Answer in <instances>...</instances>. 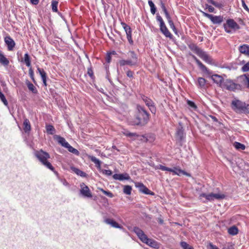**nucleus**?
<instances>
[{
  "mask_svg": "<svg viewBox=\"0 0 249 249\" xmlns=\"http://www.w3.org/2000/svg\"><path fill=\"white\" fill-rule=\"evenodd\" d=\"M34 155L43 165L52 171L54 170V168L51 163L48 161V160L50 158V156L47 152L40 150L36 151L34 152Z\"/></svg>",
  "mask_w": 249,
  "mask_h": 249,
  "instance_id": "nucleus-1",
  "label": "nucleus"
},
{
  "mask_svg": "<svg viewBox=\"0 0 249 249\" xmlns=\"http://www.w3.org/2000/svg\"><path fill=\"white\" fill-rule=\"evenodd\" d=\"M127 59L120 60L118 63L120 66L128 65L129 66H136L138 64V56L134 51H129L126 54Z\"/></svg>",
  "mask_w": 249,
  "mask_h": 249,
  "instance_id": "nucleus-2",
  "label": "nucleus"
},
{
  "mask_svg": "<svg viewBox=\"0 0 249 249\" xmlns=\"http://www.w3.org/2000/svg\"><path fill=\"white\" fill-rule=\"evenodd\" d=\"M231 108L236 112L241 113H249V105L239 100H233L231 104Z\"/></svg>",
  "mask_w": 249,
  "mask_h": 249,
  "instance_id": "nucleus-3",
  "label": "nucleus"
},
{
  "mask_svg": "<svg viewBox=\"0 0 249 249\" xmlns=\"http://www.w3.org/2000/svg\"><path fill=\"white\" fill-rule=\"evenodd\" d=\"M138 114L137 117V120L135 124L137 125H144L146 124L149 121V114L142 107L138 106Z\"/></svg>",
  "mask_w": 249,
  "mask_h": 249,
  "instance_id": "nucleus-4",
  "label": "nucleus"
},
{
  "mask_svg": "<svg viewBox=\"0 0 249 249\" xmlns=\"http://www.w3.org/2000/svg\"><path fill=\"white\" fill-rule=\"evenodd\" d=\"M190 48L205 62L209 64H211L212 63V59L211 57L206 53V52L203 51L196 45L194 44L190 46Z\"/></svg>",
  "mask_w": 249,
  "mask_h": 249,
  "instance_id": "nucleus-5",
  "label": "nucleus"
},
{
  "mask_svg": "<svg viewBox=\"0 0 249 249\" xmlns=\"http://www.w3.org/2000/svg\"><path fill=\"white\" fill-rule=\"evenodd\" d=\"M203 15L209 18L212 23L214 24H220L224 20L223 16H213L211 14H208L204 12H201Z\"/></svg>",
  "mask_w": 249,
  "mask_h": 249,
  "instance_id": "nucleus-6",
  "label": "nucleus"
},
{
  "mask_svg": "<svg viewBox=\"0 0 249 249\" xmlns=\"http://www.w3.org/2000/svg\"><path fill=\"white\" fill-rule=\"evenodd\" d=\"M237 87L238 85L234 83L232 80L226 79L223 81V83L221 88L228 90L233 91L237 89Z\"/></svg>",
  "mask_w": 249,
  "mask_h": 249,
  "instance_id": "nucleus-7",
  "label": "nucleus"
},
{
  "mask_svg": "<svg viewBox=\"0 0 249 249\" xmlns=\"http://www.w3.org/2000/svg\"><path fill=\"white\" fill-rule=\"evenodd\" d=\"M228 27L234 30H238L240 28L239 25L233 19H230L227 20V24L224 25V28L227 33H230L231 30L228 29Z\"/></svg>",
  "mask_w": 249,
  "mask_h": 249,
  "instance_id": "nucleus-8",
  "label": "nucleus"
},
{
  "mask_svg": "<svg viewBox=\"0 0 249 249\" xmlns=\"http://www.w3.org/2000/svg\"><path fill=\"white\" fill-rule=\"evenodd\" d=\"M133 231L137 234L142 242L144 243L146 242L148 238L141 229L138 227H134Z\"/></svg>",
  "mask_w": 249,
  "mask_h": 249,
  "instance_id": "nucleus-9",
  "label": "nucleus"
},
{
  "mask_svg": "<svg viewBox=\"0 0 249 249\" xmlns=\"http://www.w3.org/2000/svg\"><path fill=\"white\" fill-rule=\"evenodd\" d=\"M80 193L83 196L86 197H91L92 196L89 188L88 186L86 185L85 183H81L80 184Z\"/></svg>",
  "mask_w": 249,
  "mask_h": 249,
  "instance_id": "nucleus-10",
  "label": "nucleus"
},
{
  "mask_svg": "<svg viewBox=\"0 0 249 249\" xmlns=\"http://www.w3.org/2000/svg\"><path fill=\"white\" fill-rule=\"evenodd\" d=\"M121 25L125 32L128 42L130 44H132L133 40L131 36V30L130 26L124 22H121Z\"/></svg>",
  "mask_w": 249,
  "mask_h": 249,
  "instance_id": "nucleus-11",
  "label": "nucleus"
},
{
  "mask_svg": "<svg viewBox=\"0 0 249 249\" xmlns=\"http://www.w3.org/2000/svg\"><path fill=\"white\" fill-rule=\"evenodd\" d=\"M135 186L138 188L141 192L145 194H151L153 195L152 193L146 186H145L141 182H135Z\"/></svg>",
  "mask_w": 249,
  "mask_h": 249,
  "instance_id": "nucleus-12",
  "label": "nucleus"
},
{
  "mask_svg": "<svg viewBox=\"0 0 249 249\" xmlns=\"http://www.w3.org/2000/svg\"><path fill=\"white\" fill-rule=\"evenodd\" d=\"M211 78L213 82L216 84L220 87H221L223 83V81H224L221 76L217 74L212 75Z\"/></svg>",
  "mask_w": 249,
  "mask_h": 249,
  "instance_id": "nucleus-13",
  "label": "nucleus"
},
{
  "mask_svg": "<svg viewBox=\"0 0 249 249\" xmlns=\"http://www.w3.org/2000/svg\"><path fill=\"white\" fill-rule=\"evenodd\" d=\"M4 41L7 45L9 51H12L15 46V43L14 40L9 36H6L4 38Z\"/></svg>",
  "mask_w": 249,
  "mask_h": 249,
  "instance_id": "nucleus-14",
  "label": "nucleus"
},
{
  "mask_svg": "<svg viewBox=\"0 0 249 249\" xmlns=\"http://www.w3.org/2000/svg\"><path fill=\"white\" fill-rule=\"evenodd\" d=\"M113 178L115 180H119L120 181L129 180L130 179V176L127 173L115 174L113 175Z\"/></svg>",
  "mask_w": 249,
  "mask_h": 249,
  "instance_id": "nucleus-15",
  "label": "nucleus"
},
{
  "mask_svg": "<svg viewBox=\"0 0 249 249\" xmlns=\"http://www.w3.org/2000/svg\"><path fill=\"white\" fill-rule=\"evenodd\" d=\"M169 172H172L174 175H177L178 176H180L181 174L188 176V174L186 172L177 167H175L173 168H170Z\"/></svg>",
  "mask_w": 249,
  "mask_h": 249,
  "instance_id": "nucleus-16",
  "label": "nucleus"
},
{
  "mask_svg": "<svg viewBox=\"0 0 249 249\" xmlns=\"http://www.w3.org/2000/svg\"><path fill=\"white\" fill-rule=\"evenodd\" d=\"M192 58L196 61L200 69L204 72H208V70L194 55H192Z\"/></svg>",
  "mask_w": 249,
  "mask_h": 249,
  "instance_id": "nucleus-17",
  "label": "nucleus"
},
{
  "mask_svg": "<svg viewBox=\"0 0 249 249\" xmlns=\"http://www.w3.org/2000/svg\"><path fill=\"white\" fill-rule=\"evenodd\" d=\"M160 30L166 37L170 38H172V35L169 31L165 24L162 26H160Z\"/></svg>",
  "mask_w": 249,
  "mask_h": 249,
  "instance_id": "nucleus-18",
  "label": "nucleus"
},
{
  "mask_svg": "<svg viewBox=\"0 0 249 249\" xmlns=\"http://www.w3.org/2000/svg\"><path fill=\"white\" fill-rule=\"evenodd\" d=\"M89 158L91 160V161L94 162L96 164V166L97 169L101 171V161L97 159L95 157L92 156H89Z\"/></svg>",
  "mask_w": 249,
  "mask_h": 249,
  "instance_id": "nucleus-19",
  "label": "nucleus"
},
{
  "mask_svg": "<svg viewBox=\"0 0 249 249\" xmlns=\"http://www.w3.org/2000/svg\"><path fill=\"white\" fill-rule=\"evenodd\" d=\"M89 158L91 160V161L94 162L96 164V166L97 169L101 171V161L97 159L95 157L92 156H89Z\"/></svg>",
  "mask_w": 249,
  "mask_h": 249,
  "instance_id": "nucleus-20",
  "label": "nucleus"
},
{
  "mask_svg": "<svg viewBox=\"0 0 249 249\" xmlns=\"http://www.w3.org/2000/svg\"><path fill=\"white\" fill-rule=\"evenodd\" d=\"M105 222L107 224L110 225L112 227L119 229H121L122 228V226H120L118 223L111 219L107 218L105 220Z\"/></svg>",
  "mask_w": 249,
  "mask_h": 249,
  "instance_id": "nucleus-21",
  "label": "nucleus"
},
{
  "mask_svg": "<svg viewBox=\"0 0 249 249\" xmlns=\"http://www.w3.org/2000/svg\"><path fill=\"white\" fill-rule=\"evenodd\" d=\"M37 71H38V72L39 73L41 77V78H42V80L43 81V84L45 86H47V83H46V78H47V75H46V73L45 72V71H44L43 69H40L39 68H37Z\"/></svg>",
  "mask_w": 249,
  "mask_h": 249,
  "instance_id": "nucleus-22",
  "label": "nucleus"
},
{
  "mask_svg": "<svg viewBox=\"0 0 249 249\" xmlns=\"http://www.w3.org/2000/svg\"><path fill=\"white\" fill-rule=\"evenodd\" d=\"M240 78L242 80L243 85L249 89V75L244 74L241 76Z\"/></svg>",
  "mask_w": 249,
  "mask_h": 249,
  "instance_id": "nucleus-23",
  "label": "nucleus"
},
{
  "mask_svg": "<svg viewBox=\"0 0 249 249\" xmlns=\"http://www.w3.org/2000/svg\"><path fill=\"white\" fill-rule=\"evenodd\" d=\"M56 139L60 144L65 148L68 146L69 144L64 138L59 136H56Z\"/></svg>",
  "mask_w": 249,
  "mask_h": 249,
  "instance_id": "nucleus-24",
  "label": "nucleus"
},
{
  "mask_svg": "<svg viewBox=\"0 0 249 249\" xmlns=\"http://www.w3.org/2000/svg\"><path fill=\"white\" fill-rule=\"evenodd\" d=\"M239 51L241 53L249 56V46L243 45L239 47Z\"/></svg>",
  "mask_w": 249,
  "mask_h": 249,
  "instance_id": "nucleus-25",
  "label": "nucleus"
},
{
  "mask_svg": "<svg viewBox=\"0 0 249 249\" xmlns=\"http://www.w3.org/2000/svg\"><path fill=\"white\" fill-rule=\"evenodd\" d=\"M145 243L148 245L149 246L155 249L158 248L159 247V245L158 243L156 241L152 239L148 238L147 240L146 241Z\"/></svg>",
  "mask_w": 249,
  "mask_h": 249,
  "instance_id": "nucleus-26",
  "label": "nucleus"
},
{
  "mask_svg": "<svg viewBox=\"0 0 249 249\" xmlns=\"http://www.w3.org/2000/svg\"><path fill=\"white\" fill-rule=\"evenodd\" d=\"M23 129L25 132H28L31 130V125L28 119H25L23 121Z\"/></svg>",
  "mask_w": 249,
  "mask_h": 249,
  "instance_id": "nucleus-27",
  "label": "nucleus"
},
{
  "mask_svg": "<svg viewBox=\"0 0 249 249\" xmlns=\"http://www.w3.org/2000/svg\"><path fill=\"white\" fill-rule=\"evenodd\" d=\"M0 63L4 66H7L9 63L8 59L1 52H0Z\"/></svg>",
  "mask_w": 249,
  "mask_h": 249,
  "instance_id": "nucleus-28",
  "label": "nucleus"
},
{
  "mask_svg": "<svg viewBox=\"0 0 249 249\" xmlns=\"http://www.w3.org/2000/svg\"><path fill=\"white\" fill-rule=\"evenodd\" d=\"M228 232L230 235H235L238 233V230L236 227L233 226L228 229Z\"/></svg>",
  "mask_w": 249,
  "mask_h": 249,
  "instance_id": "nucleus-29",
  "label": "nucleus"
},
{
  "mask_svg": "<svg viewBox=\"0 0 249 249\" xmlns=\"http://www.w3.org/2000/svg\"><path fill=\"white\" fill-rule=\"evenodd\" d=\"M26 83L28 88L30 91H31L34 93H36L37 92L36 89L32 83L30 82L29 81H27Z\"/></svg>",
  "mask_w": 249,
  "mask_h": 249,
  "instance_id": "nucleus-30",
  "label": "nucleus"
},
{
  "mask_svg": "<svg viewBox=\"0 0 249 249\" xmlns=\"http://www.w3.org/2000/svg\"><path fill=\"white\" fill-rule=\"evenodd\" d=\"M122 133L125 136L131 138H135L138 136V135L136 133L130 132L127 130H124L122 131Z\"/></svg>",
  "mask_w": 249,
  "mask_h": 249,
  "instance_id": "nucleus-31",
  "label": "nucleus"
},
{
  "mask_svg": "<svg viewBox=\"0 0 249 249\" xmlns=\"http://www.w3.org/2000/svg\"><path fill=\"white\" fill-rule=\"evenodd\" d=\"M46 129L47 132L49 134L53 135L55 132V128L52 125H47L46 126Z\"/></svg>",
  "mask_w": 249,
  "mask_h": 249,
  "instance_id": "nucleus-32",
  "label": "nucleus"
},
{
  "mask_svg": "<svg viewBox=\"0 0 249 249\" xmlns=\"http://www.w3.org/2000/svg\"><path fill=\"white\" fill-rule=\"evenodd\" d=\"M66 148H67L69 152L74 154L76 155H78L79 154V151L77 149L72 147L70 144H69L68 146H67Z\"/></svg>",
  "mask_w": 249,
  "mask_h": 249,
  "instance_id": "nucleus-33",
  "label": "nucleus"
},
{
  "mask_svg": "<svg viewBox=\"0 0 249 249\" xmlns=\"http://www.w3.org/2000/svg\"><path fill=\"white\" fill-rule=\"evenodd\" d=\"M213 200L214 199H223L225 197V195L223 194L220 193H217V194H214L213 193Z\"/></svg>",
  "mask_w": 249,
  "mask_h": 249,
  "instance_id": "nucleus-34",
  "label": "nucleus"
},
{
  "mask_svg": "<svg viewBox=\"0 0 249 249\" xmlns=\"http://www.w3.org/2000/svg\"><path fill=\"white\" fill-rule=\"evenodd\" d=\"M143 101L144 102V103H145V104L146 105V106H147L148 107H150V109H152L151 107H153V102L152 101V100L147 97H145L143 99Z\"/></svg>",
  "mask_w": 249,
  "mask_h": 249,
  "instance_id": "nucleus-35",
  "label": "nucleus"
},
{
  "mask_svg": "<svg viewBox=\"0 0 249 249\" xmlns=\"http://www.w3.org/2000/svg\"><path fill=\"white\" fill-rule=\"evenodd\" d=\"M132 187L129 185H125L124 186L123 192L126 195H130L131 193Z\"/></svg>",
  "mask_w": 249,
  "mask_h": 249,
  "instance_id": "nucleus-36",
  "label": "nucleus"
},
{
  "mask_svg": "<svg viewBox=\"0 0 249 249\" xmlns=\"http://www.w3.org/2000/svg\"><path fill=\"white\" fill-rule=\"evenodd\" d=\"M58 2L56 0H52V10L54 12H57L58 9H57V6H58Z\"/></svg>",
  "mask_w": 249,
  "mask_h": 249,
  "instance_id": "nucleus-37",
  "label": "nucleus"
},
{
  "mask_svg": "<svg viewBox=\"0 0 249 249\" xmlns=\"http://www.w3.org/2000/svg\"><path fill=\"white\" fill-rule=\"evenodd\" d=\"M198 85L200 88H203L206 84V80L202 77H199L197 79Z\"/></svg>",
  "mask_w": 249,
  "mask_h": 249,
  "instance_id": "nucleus-38",
  "label": "nucleus"
},
{
  "mask_svg": "<svg viewBox=\"0 0 249 249\" xmlns=\"http://www.w3.org/2000/svg\"><path fill=\"white\" fill-rule=\"evenodd\" d=\"M73 171L78 175L82 177H85L86 176V174L83 172L82 171L79 170L78 168H73Z\"/></svg>",
  "mask_w": 249,
  "mask_h": 249,
  "instance_id": "nucleus-39",
  "label": "nucleus"
},
{
  "mask_svg": "<svg viewBox=\"0 0 249 249\" xmlns=\"http://www.w3.org/2000/svg\"><path fill=\"white\" fill-rule=\"evenodd\" d=\"M148 4L149 6L150 7L151 12L153 15H154L156 11V8L154 4V3L151 0L148 1Z\"/></svg>",
  "mask_w": 249,
  "mask_h": 249,
  "instance_id": "nucleus-40",
  "label": "nucleus"
},
{
  "mask_svg": "<svg viewBox=\"0 0 249 249\" xmlns=\"http://www.w3.org/2000/svg\"><path fill=\"white\" fill-rule=\"evenodd\" d=\"M166 18L167 19V20H168V23L169 24L170 28L171 29H172L174 31H175L176 30V29L175 26L174 25V24L171 19V18L170 15L166 17Z\"/></svg>",
  "mask_w": 249,
  "mask_h": 249,
  "instance_id": "nucleus-41",
  "label": "nucleus"
},
{
  "mask_svg": "<svg viewBox=\"0 0 249 249\" xmlns=\"http://www.w3.org/2000/svg\"><path fill=\"white\" fill-rule=\"evenodd\" d=\"M233 145L235 147V148L237 149L244 150L245 149V145L238 142H235L233 143Z\"/></svg>",
  "mask_w": 249,
  "mask_h": 249,
  "instance_id": "nucleus-42",
  "label": "nucleus"
},
{
  "mask_svg": "<svg viewBox=\"0 0 249 249\" xmlns=\"http://www.w3.org/2000/svg\"><path fill=\"white\" fill-rule=\"evenodd\" d=\"M24 61L27 67H29L31 66L30 57L28 53H25L24 55Z\"/></svg>",
  "mask_w": 249,
  "mask_h": 249,
  "instance_id": "nucleus-43",
  "label": "nucleus"
},
{
  "mask_svg": "<svg viewBox=\"0 0 249 249\" xmlns=\"http://www.w3.org/2000/svg\"><path fill=\"white\" fill-rule=\"evenodd\" d=\"M180 245L183 249H194L192 246L188 244L185 242H181L180 243Z\"/></svg>",
  "mask_w": 249,
  "mask_h": 249,
  "instance_id": "nucleus-44",
  "label": "nucleus"
},
{
  "mask_svg": "<svg viewBox=\"0 0 249 249\" xmlns=\"http://www.w3.org/2000/svg\"><path fill=\"white\" fill-rule=\"evenodd\" d=\"M156 168L157 169L161 170L162 171H169V172L170 170V168H168V167H165V166H163L162 165H157L156 166Z\"/></svg>",
  "mask_w": 249,
  "mask_h": 249,
  "instance_id": "nucleus-45",
  "label": "nucleus"
},
{
  "mask_svg": "<svg viewBox=\"0 0 249 249\" xmlns=\"http://www.w3.org/2000/svg\"><path fill=\"white\" fill-rule=\"evenodd\" d=\"M0 99L3 103V104L7 106L8 105V102L7 100L6 99L4 94L0 91Z\"/></svg>",
  "mask_w": 249,
  "mask_h": 249,
  "instance_id": "nucleus-46",
  "label": "nucleus"
},
{
  "mask_svg": "<svg viewBox=\"0 0 249 249\" xmlns=\"http://www.w3.org/2000/svg\"><path fill=\"white\" fill-rule=\"evenodd\" d=\"M241 70L243 72L249 71V61L242 66Z\"/></svg>",
  "mask_w": 249,
  "mask_h": 249,
  "instance_id": "nucleus-47",
  "label": "nucleus"
},
{
  "mask_svg": "<svg viewBox=\"0 0 249 249\" xmlns=\"http://www.w3.org/2000/svg\"><path fill=\"white\" fill-rule=\"evenodd\" d=\"M101 191L104 193V194L110 198H112L114 196L113 194L109 191H105L103 189H101Z\"/></svg>",
  "mask_w": 249,
  "mask_h": 249,
  "instance_id": "nucleus-48",
  "label": "nucleus"
},
{
  "mask_svg": "<svg viewBox=\"0 0 249 249\" xmlns=\"http://www.w3.org/2000/svg\"><path fill=\"white\" fill-rule=\"evenodd\" d=\"M176 134L177 137H178L180 140H181L183 137V130L181 129H178Z\"/></svg>",
  "mask_w": 249,
  "mask_h": 249,
  "instance_id": "nucleus-49",
  "label": "nucleus"
},
{
  "mask_svg": "<svg viewBox=\"0 0 249 249\" xmlns=\"http://www.w3.org/2000/svg\"><path fill=\"white\" fill-rule=\"evenodd\" d=\"M157 20L160 22V26L165 24L162 18L159 15L157 16Z\"/></svg>",
  "mask_w": 249,
  "mask_h": 249,
  "instance_id": "nucleus-50",
  "label": "nucleus"
},
{
  "mask_svg": "<svg viewBox=\"0 0 249 249\" xmlns=\"http://www.w3.org/2000/svg\"><path fill=\"white\" fill-rule=\"evenodd\" d=\"M100 172L107 176H110L112 173V171L110 170H101Z\"/></svg>",
  "mask_w": 249,
  "mask_h": 249,
  "instance_id": "nucleus-51",
  "label": "nucleus"
},
{
  "mask_svg": "<svg viewBox=\"0 0 249 249\" xmlns=\"http://www.w3.org/2000/svg\"><path fill=\"white\" fill-rule=\"evenodd\" d=\"M161 7L165 15V17L169 16L164 3L162 2H161Z\"/></svg>",
  "mask_w": 249,
  "mask_h": 249,
  "instance_id": "nucleus-52",
  "label": "nucleus"
},
{
  "mask_svg": "<svg viewBox=\"0 0 249 249\" xmlns=\"http://www.w3.org/2000/svg\"><path fill=\"white\" fill-rule=\"evenodd\" d=\"M29 75H30V77L31 78V79L33 81V82L34 83H35V79H34V71H33V70H32V69L31 68H30L29 70Z\"/></svg>",
  "mask_w": 249,
  "mask_h": 249,
  "instance_id": "nucleus-53",
  "label": "nucleus"
},
{
  "mask_svg": "<svg viewBox=\"0 0 249 249\" xmlns=\"http://www.w3.org/2000/svg\"><path fill=\"white\" fill-rule=\"evenodd\" d=\"M187 104L192 108L194 109H196V106L195 104L190 100L187 101Z\"/></svg>",
  "mask_w": 249,
  "mask_h": 249,
  "instance_id": "nucleus-54",
  "label": "nucleus"
},
{
  "mask_svg": "<svg viewBox=\"0 0 249 249\" xmlns=\"http://www.w3.org/2000/svg\"><path fill=\"white\" fill-rule=\"evenodd\" d=\"M205 7L206 9H208L209 12H213L214 11V8L207 4H205Z\"/></svg>",
  "mask_w": 249,
  "mask_h": 249,
  "instance_id": "nucleus-55",
  "label": "nucleus"
},
{
  "mask_svg": "<svg viewBox=\"0 0 249 249\" xmlns=\"http://www.w3.org/2000/svg\"><path fill=\"white\" fill-rule=\"evenodd\" d=\"M206 199L209 201H213V193L207 194L206 196Z\"/></svg>",
  "mask_w": 249,
  "mask_h": 249,
  "instance_id": "nucleus-56",
  "label": "nucleus"
},
{
  "mask_svg": "<svg viewBox=\"0 0 249 249\" xmlns=\"http://www.w3.org/2000/svg\"><path fill=\"white\" fill-rule=\"evenodd\" d=\"M224 249H234L233 245L231 243H228L225 246Z\"/></svg>",
  "mask_w": 249,
  "mask_h": 249,
  "instance_id": "nucleus-57",
  "label": "nucleus"
},
{
  "mask_svg": "<svg viewBox=\"0 0 249 249\" xmlns=\"http://www.w3.org/2000/svg\"><path fill=\"white\" fill-rule=\"evenodd\" d=\"M242 5L245 10L249 12V9L245 3L244 0H242Z\"/></svg>",
  "mask_w": 249,
  "mask_h": 249,
  "instance_id": "nucleus-58",
  "label": "nucleus"
},
{
  "mask_svg": "<svg viewBox=\"0 0 249 249\" xmlns=\"http://www.w3.org/2000/svg\"><path fill=\"white\" fill-rule=\"evenodd\" d=\"M209 249H219L216 246L213 245L212 243L209 244Z\"/></svg>",
  "mask_w": 249,
  "mask_h": 249,
  "instance_id": "nucleus-59",
  "label": "nucleus"
},
{
  "mask_svg": "<svg viewBox=\"0 0 249 249\" xmlns=\"http://www.w3.org/2000/svg\"><path fill=\"white\" fill-rule=\"evenodd\" d=\"M126 75L129 77H132L133 75V72L131 71H127L126 72Z\"/></svg>",
  "mask_w": 249,
  "mask_h": 249,
  "instance_id": "nucleus-60",
  "label": "nucleus"
},
{
  "mask_svg": "<svg viewBox=\"0 0 249 249\" xmlns=\"http://www.w3.org/2000/svg\"><path fill=\"white\" fill-rule=\"evenodd\" d=\"M111 59V55H110V54L107 53V55L106 58V61L109 63L110 62Z\"/></svg>",
  "mask_w": 249,
  "mask_h": 249,
  "instance_id": "nucleus-61",
  "label": "nucleus"
},
{
  "mask_svg": "<svg viewBox=\"0 0 249 249\" xmlns=\"http://www.w3.org/2000/svg\"><path fill=\"white\" fill-rule=\"evenodd\" d=\"M213 5L214 6H215L216 7H217V8H221L223 6L222 4L220 3H218V2H215L214 3V4H213Z\"/></svg>",
  "mask_w": 249,
  "mask_h": 249,
  "instance_id": "nucleus-62",
  "label": "nucleus"
},
{
  "mask_svg": "<svg viewBox=\"0 0 249 249\" xmlns=\"http://www.w3.org/2000/svg\"><path fill=\"white\" fill-rule=\"evenodd\" d=\"M31 2L34 5H36L39 2V0H31Z\"/></svg>",
  "mask_w": 249,
  "mask_h": 249,
  "instance_id": "nucleus-63",
  "label": "nucleus"
},
{
  "mask_svg": "<svg viewBox=\"0 0 249 249\" xmlns=\"http://www.w3.org/2000/svg\"><path fill=\"white\" fill-rule=\"evenodd\" d=\"M207 194L205 193H202L199 195V198L202 199V197H205L206 199V196Z\"/></svg>",
  "mask_w": 249,
  "mask_h": 249,
  "instance_id": "nucleus-64",
  "label": "nucleus"
}]
</instances>
